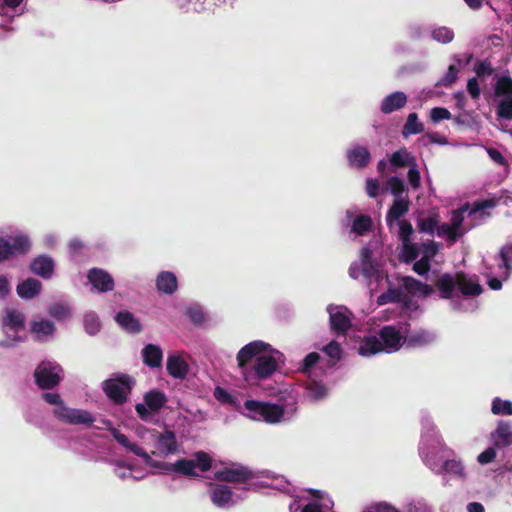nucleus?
I'll return each mask as SVG.
<instances>
[{
  "label": "nucleus",
  "mask_w": 512,
  "mask_h": 512,
  "mask_svg": "<svg viewBox=\"0 0 512 512\" xmlns=\"http://www.w3.org/2000/svg\"><path fill=\"white\" fill-rule=\"evenodd\" d=\"M3 325L18 332L25 328V317L16 309L7 308L3 318Z\"/></svg>",
  "instance_id": "obj_30"
},
{
  "label": "nucleus",
  "mask_w": 512,
  "mask_h": 512,
  "mask_svg": "<svg viewBox=\"0 0 512 512\" xmlns=\"http://www.w3.org/2000/svg\"><path fill=\"white\" fill-rule=\"evenodd\" d=\"M278 367L275 357L267 354H260L254 362L253 370L257 379L263 380L269 378Z\"/></svg>",
  "instance_id": "obj_13"
},
{
  "label": "nucleus",
  "mask_w": 512,
  "mask_h": 512,
  "mask_svg": "<svg viewBox=\"0 0 512 512\" xmlns=\"http://www.w3.org/2000/svg\"><path fill=\"white\" fill-rule=\"evenodd\" d=\"M496 458V451L494 447H489L480 453L477 457V461L481 465L489 464Z\"/></svg>",
  "instance_id": "obj_60"
},
{
  "label": "nucleus",
  "mask_w": 512,
  "mask_h": 512,
  "mask_svg": "<svg viewBox=\"0 0 512 512\" xmlns=\"http://www.w3.org/2000/svg\"><path fill=\"white\" fill-rule=\"evenodd\" d=\"M379 339L387 352H396L404 344V338L400 331L392 325L384 326L379 331Z\"/></svg>",
  "instance_id": "obj_11"
},
{
  "label": "nucleus",
  "mask_w": 512,
  "mask_h": 512,
  "mask_svg": "<svg viewBox=\"0 0 512 512\" xmlns=\"http://www.w3.org/2000/svg\"><path fill=\"white\" fill-rule=\"evenodd\" d=\"M497 115L500 118L512 120V98L500 101L497 107Z\"/></svg>",
  "instance_id": "obj_51"
},
{
  "label": "nucleus",
  "mask_w": 512,
  "mask_h": 512,
  "mask_svg": "<svg viewBox=\"0 0 512 512\" xmlns=\"http://www.w3.org/2000/svg\"><path fill=\"white\" fill-rule=\"evenodd\" d=\"M422 141L427 140V142H424V145L428 144H439V145H447L448 140L445 136H442L436 132H428L421 138Z\"/></svg>",
  "instance_id": "obj_55"
},
{
  "label": "nucleus",
  "mask_w": 512,
  "mask_h": 512,
  "mask_svg": "<svg viewBox=\"0 0 512 512\" xmlns=\"http://www.w3.org/2000/svg\"><path fill=\"white\" fill-rule=\"evenodd\" d=\"M379 182L375 179H368L366 181V192L369 197L375 198L379 194Z\"/></svg>",
  "instance_id": "obj_63"
},
{
  "label": "nucleus",
  "mask_w": 512,
  "mask_h": 512,
  "mask_svg": "<svg viewBox=\"0 0 512 512\" xmlns=\"http://www.w3.org/2000/svg\"><path fill=\"white\" fill-rule=\"evenodd\" d=\"M349 165L358 169L365 168L371 159L369 150L364 146H356L347 152Z\"/></svg>",
  "instance_id": "obj_24"
},
{
  "label": "nucleus",
  "mask_w": 512,
  "mask_h": 512,
  "mask_svg": "<svg viewBox=\"0 0 512 512\" xmlns=\"http://www.w3.org/2000/svg\"><path fill=\"white\" fill-rule=\"evenodd\" d=\"M194 459L196 468H198L201 472H207L211 469L212 458L208 453L204 451L195 452Z\"/></svg>",
  "instance_id": "obj_45"
},
{
  "label": "nucleus",
  "mask_w": 512,
  "mask_h": 512,
  "mask_svg": "<svg viewBox=\"0 0 512 512\" xmlns=\"http://www.w3.org/2000/svg\"><path fill=\"white\" fill-rule=\"evenodd\" d=\"M457 290L464 296H478L483 292L482 286L468 278L464 272H457Z\"/></svg>",
  "instance_id": "obj_25"
},
{
  "label": "nucleus",
  "mask_w": 512,
  "mask_h": 512,
  "mask_svg": "<svg viewBox=\"0 0 512 512\" xmlns=\"http://www.w3.org/2000/svg\"><path fill=\"white\" fill-rule=\"evenodd\" d=\"M115 321L125 331L136 334L142 331L140 321L129 311L123 310L115 315Z\"/></svg>",
  "instance_id": "obj_23"
},
{
  "label": "nucleus",
  "mask_w": 512,
  "mask_h": 512,
  "mask_svg": "<svg viewBox=\"0 0 512 512\" xmlns=\"http://www.w3.org/2000/svg\"><path fill=\"white\" fill-rule=\"evenodd\" d=\"M467 90L473 99H478L480 96V87L476 78H471L467 83Z\"/></svg>",
  "instance_id": "obj_64"
},
{
  "label": "nucleus",
  "mask_w": 512,
  "mask_h": 512,
  "mask_svg": "<svg viewBox=\"0 0 512 512\" xmlns=\"http://www.w3.org/2000/svg\"><path fill=\"white\" fill-rule=\"evenodd\" d=\"M270 348L268 343L261 340L252 341L243 346L237 354L238 367L242 370L253 358H257L261 353L266 352Z\"/></svg>",
  "instance_id": "obj_9"
},
{
  "label": "nucleus",
  "mask_w": 512,
  "mask_h": 512,
  "mask_svg": "<svg viewBox=\"0 0 512 512\" xmlns=\"http://www.w3.org/2000/svg\"><path fill=\"white\" fill-rule=\"evenodd\" d=\"M421 455L426 465L437 474L448 473L459 478L466 476L465 467L460 460L450 459L439 465V463L433 457H430L429 454L425 453L424 450H421Z\"/></svg>",
  "instance_id": "obj_8"
},
{
  "label": "nucleus",
  "mask_w": 512,
  "mask_h": 512,
  "mask_svg": "<svg viewBox=\"0 0 512 512\" xmlns=\"http://www.w3.org/2000/svg\"><path fill=\"white\" fill-rule=\"evenodd\" d=\"M60 366L50 361H42L34 371L36 384L44 390L53 389L60 383Z\"/></svg>",
  "instance_id": "obj_5"
},
{
  "label": "nucleus",
  "mask_w": 512,
  "mask_h": 512,
  "mask_svg": "<svg viewBox=\"0 0 512 512\" xmlns=\"http://www.w3.org/2000/svg\"><path fill=\"white\" fill-rule=\"evenodd\" d=\"M29 270L31 273L47 280L54 274L55 262L49 255H39L30 262Z\"/></svg>",
  "instance_id": "obj_12"
},
{
  "label": "nucleus",
  "mask_w": 512,
  "mask_h": 512,
  "mask_svg": "<svg viewBox=\"0 0 512 512\" xmlns=\"http://www.w3.org/2000/svg\"><path fill=\"white\" fill-rule=\"evenodd\" d=\"M156 288L160 293L166 295L174 294L178 289L176 275L170 271H161L156 277Z\"/></svg>",
  "instance_id": "obj_20"
},
{
  "label": "nucleus",
  "mask_w": 512,
  "mask_h": 512,
  "mask_svg": "<svg viewBox=\"0 0 512 512\" xmlns=\"http://www.w3.org/2000/svg\"><path fill=\"white\" fill-rule=\"evenodd\" d=\"M491 412L494 415H512V402L496 397L492 401Z\"/></svg>",
  "instance_id": "obj_43"
},
{
  "label": "nucleus",
  "mask_w": 512,
  "mask_h": 512,
  "mask_svg": "<svg viewBox=\"0 0 512 512\" xmlns=\"http://www.w3.org/2000/svg\"><path fill=\"white\" fill-rule=\"evenodd\" d=\"M143 362L150 368H159L162 364L163 353L159 346L147 344L142 349Z\"/></svg>",
  "instance_id": "obj_28"
},
{
  "label": "nucleus",
  "mask_w": 512,
  "mask_h": 512,
  "mask_svg": "<svg viewBox=\"0 0 512 512\" xmlns=\"http://www.w3.org/2000/svg\"><path fill=\"white\" fill-rule=\"evenodd\" d=\"M166 369L170 376L175 379L186 378L189 366L180 355H169L167 358Z\"/></svg>",
  "instance_id": "obj_19"
},
{
  "label": "nucleus",
  "mask_w": 512,
  "mask_h": 512,
  "mask_svg": "<svg viewBox=\"0 0 512 512\" xmlns=\"http://www.w3.org/2000/svg\"><path fill=\"white\" fill-rule=\"evenodd\" d=\"M320 360V355L317 352H311L307 354L304 359L302 360L300 371L308 374L310 373V370L312 367H314L318 361Z\"/></svg>",
  "instance_id": "obj_49"
},
{
  "label": "nucleus",
  "mask_w": 512,
  "mask_h": 512,
  "mask_svg": "<svg viewBox=\"0 0 512 512\" xmlns=\"http://www.w3.org/2000/svg\"><path fill=\"white\" fill-rule=\"evenodd\" d=\"M431 269L430 261L427 259V257H421L418 261H416L413 264V271L417 273L420 276H424L427 274Z\"/></svg>",
  "instance_id": "obj_57"
},
{
  "label": "nucleus",
  "mask_w": 512,
  "mask_h": 512,
  "mask_svg": "<svg viewBox=\"0 0 512 512\" xmlns=\"http://www.w3.org/2000/svg\"><path fill=\"white\" fill-rule=\"evenodd\" d=\"M452 115L450 111L444 107H435L431 109L430 118L433 122L437 123L442 120L451 119Z\"/></svg>",
  "instance_id": "obj_53"
},
{
  "label": "nucleus",
  "mask_w": 512,
  "mask_h": 512,
  "mask_svg": "<svg viewBox=\"0 0 512 512\" xmlns=\"http://www.w3.org/2000/svg\"><path fill=\"white\" fill-rule=\"evenodd\" d=\"M408 181L412 188L417 189L421 185V176L419 170L414 166L408 171Z\"/></svg>",
  "instance_id": "obj_61"
},
{
  "label": "nucleus",
  "mask_w": 512,
  "mask_h": 512,
  "mask_svg": "<svg viewBox=\"0 0 512 512\" xmlns=\"http://www.w3.org/2000/svg\"><path fill=\"white\" fill-rule=\"evenodd\" d=\"M214 476L220 482L246 484L254 478V473L246 466L233 464L216 471Z\"/></svg>",
  "instance_id": "obj_7"
},
{
  "label": "nucleus",
  "mask_w": 512,
  "mask_h": 512,
  "mask_svg": "<svg viewBox=\"0 0 512 512\" xmlns=\"http://www.w3.org/2000/svg\"><path fill=\"white\" fill-rule=\"evenodd\" d=\"M409 205L410 203L408 200H395L387 212V223L391 225L393 221L399 220L401 217H403L409 211Z\"/></svg>",
  "instance_id": "obj_34"
},
{
  "label": "nucleus",
  "mask_w": 512,
  "mask_h": 512,
  "mask_svg": "<svg viewBox=\"0 0 512 512\" xmlns=\"http://www.w3.org/2000/svg\"><path fill=\"white\" fill-rule=\"evenodd\" d=\"M399 237L402 243L411 242V235L413 233V227L410 222L403 220L400 222Z\"/></svg>",
  "instance_id": "obj_56"
},
{
  "label": "nucleus",
  "mask_w": 512,
  "mask_h": 512,
  "mask_svg": "<svg viewBox=\"0 0 512 512\" xmlns=\"http://www.w3.org/2000/svg\"><path fill=\"white\" fill-rule=\"evenodd\" d=\"M373 227V222L368 215H358L352 223V231L357 235H364L368 233Z\"/></svg>",
  "instance_id": "obj_38"
},
{
  "label": "nucleus",
  "mask_w": 512,
  "mask_h": 512,
  "mask_svg": "<svg viewBox=\"0 0 512 512\" xmlns=\"http://www.w3.org/2000/svg\"><path fill=\"white\" fill-rule=\"evenodd\" d=\"M244 407L251 413V418L254 420H263L269 424L279 423L285 413L283 405L257 400H246Z\"/></svg>",
  "instance_id": "obj_2"
},
{
  "label": "nucleus",
  "mask_w": 512,
  "mask_h": 512,
  "mask_svg": "<svg viewBox=\"0 0 512 512\" xmlns=\"http://www.w3.org/2000/svg\"><path fill=\"white\" fill-rule=\"evenodd\" d=\"M419 256V249L415 243H402V260L406 264L414 262Z\"/></svg>",
  "instance_id": "obj_44"
},
{
  "label": "nucleus",
  "mask_w": 512,
  "mask_h": 512,
  "mask_svg": "<svg viewBox=\"0 0 512 512\" xmlns=\"http://www.w3.org/2000/svg\"><path fill=\"white\" fill-rule=\"evenodd\" d=\"M458 72L459 71L456 66L450 65L448 71L442 77L439 83L445 87L451 86L456 81Z\"/></svg>",
  "instance_id": "obj_58"
},
{
  "label": "nucleus",
  "mask_w": 512,
  "mask_h": 512,
  "mask_svg": "<svg viewBox=\"0 0 512 512\" xmlns=\"http://www.w3.org/2000/svg\"><path fill=\"white\" fill-rule=\"evenodd\" d=\"M84 326L88 334L94 335L99 332L101 324L98 317L95 314H87L84 317Z\"/></svg>",
  "instance_id": "obj_48"
},
{
  "label": "nucleus",
  "mask_w": 512,
  "mask_h": 512,
  "mask_svg": "<svg viewBox=\"0 0 512 512\" xmlns=\"http://www.w3.org/2000/svg\"><path fill=\"white\" fill-rule=\"evenodd\" d=\"M434 290L438 292L439 298L444 300L452 299L457 292V273L440 274L434 282Z\"/></svg>",
  "instance_id": "obj_10"
},
{
  "label": "nucleus",
  "mask_w": 512,
  "mask_h": 512,
  "mask_svg": "<svg viewBox=\"0 0 512 512\" xmlns=\"http://www.w3.org/2000/svg\"><path fill=\"white\" fill-rule=\"evenodd\" d=\"M144 402L151 412H159L167 402L166 395L159 390L153 389L144 394Z\"/></svg>",
  "instance_id": "obj_31"
},
{
  "label": "nucleus",
  "mask_w": 512,
  "mask_h": 512,
  "mask_svg": "<svg viewBox=\"0 0 512 512\" xmlns=\"http://www.w3.org/2000/svg\"><path fill=\"white\" fill-rule=\"evenodd\" d=\"M53 413L58 420L71 425L91 426L95 421L92 414L87 410L70 408L66 405L56 407Z\"/></svg>",
  "instance_id": "obj_6"
},
{
  "label": "nucleus",
  "mask_w": 512,
  "mask_h": 512,
  "mask_svg": "<svg viewBox=\"0 0 512 512\" xmlns=\"http://www.w3.org/2000/svg\"><path fill=\"white\" fill-rule=\"evenodd\" d=\"M407 104V95L402 91H396L387 95L381 102L380 110L384 114H390L400 110Z\"/></svg>",
  "instance_id": "obj_18"
},
{
  "label": "nucleus",
  "mask_w": 512,
  "mask_h": 512,
  "mask_svg": "<svg viewBox=\"0 0 512 512\" xmlns=\"http://www.w3.org/2000/svg\"><path fill=\"white\" fill-rule=\"evenodd\" d=\"M308 397L314 401L322 400L328 395L327 387L316 380H310L306 384Z\"/></svg>",
  "instance_id": "obj_37"
},
{
  "label": "nucleus",
  "mask_w": 512,
  "mask_h": 512,
  "mask_svg": "<svg viewBox=\"0 0 512 512\" xmlns=\"http://www.w3.org/2000/svg\"><path fill=\"white\" fill-rule=\"evenodd\" d=\"M322 350L334 362L339 361L341 359L342 349L340 347V344L335 340H332L330 343L324 346Z\"/></svg>",
  "instance_id": "obj_47"
},
{
  "label": "nucleus",
  "mask_w": 512,
  "mask_h": 512,
  "mask_svg": "<svg viewBox=\"0 0 512 512\" xmlns=\"http://www.w3.org/2000/svg\"><path fill=\"white\" fill-rule=\"evenodd\" d=\"M330 326L338 335H345L351 327V320L343 312L337 311L330 314Z\"/></svg>",
  "instance_id": "obj_33"
},
{
  "label": "nucleus",
  "mask_w": 512,
  "mask_h": 512,
  "mask_svg": "<svg viewBox=\"0 0 512 512\" xmlns=\"http://www.w3.org/2000/svg\"><path fill=\"white\" fill-rule=\"evenodd\" d=\"M186 316L195 325H201L205 321L203 311L198 307H190L186 310Z\"/></svg>",
  "instance_id": "obj_54"
},
{
  "label": "nucleus",
  "mask_w": 512,
  "mask_h": 512,
  "mask_svg": "<svg viewBox=\"0 0 512 512\" xmlns=\"http://www.w3.org/2000/svg\"><path fill=\"white\" fill-rule=\"evenodd\" d=\"M42 289V283L35 278H27L17 285L16 291L22 299H32L36 297Z\"/></svg>",
  "instance_id": "obj_26"
},
{
  "label": "nucleus",
  "mask_w": 512,
  "mask_h": 512,
  "mask_svg": "<svg viewBox=\"0 0 512 512\" xmlns=\"http://www.w3.org/2000/svg\"><path fill=\"white\" fill-rule=\"evenodd\" d=\"M31 249V242L26 235L0 237V263L17 255H24Z\"/></svg>",
  "instance_id": "obj_4"
},
{
  "label": "nucleus",
  "mask_w": 512,
  "mask_h": 512,
  "mask_svg": "<svg viewBox=\"0 0 512 512\" xmlns=\"http://www.w3.org/2000/svg\"><path fill=\"white\" fill-rule=\"evenodd\" d=\"M87 278L92 286L100 292L112 291L114 288L113 278L103 269H90Z\"/></svg>",
  "instance_id": "obj_14"
},
{
  "label": "nucleus",
  "mask_w": 512,
  "mask_h": 512,
  "mask_svg": "<svg viewBox=\"0 0 512 512\" xmlns=\"http://www.w3.org/2000/svg\"><path fill=\"white\" fill-rule=\"evenodd\" d=\"M388 186L395 197H400L405 191L403 180L397 176H393L388 180Z\"/></svg>",
  "instance_id": "obj_52"
},
{
  "label": "nucleus",
  "mask_w": 512,
  "mask_h": 512,
  "mask_svg": "<svg viewBox=\"0 0 512 512\" xmlns=\"http://www.w3.org/2000/svg\"><path fill=\"white\" fill-rule=\"evenodd\" d=\"M491 436L495 447L504 448L510 446L512 444V425L506 421H499Z\"/></svg>",
  "instance_id": "obj_17"
},
{
  "label": "nucleus",
  "mask_w": 512,
  "mask_h": 512,
  "mask_svg": "<svg viewBox=\"0 0 512 512\" xmlns=\"http://www.w3.org/2000/svg\"><path fill=\"white\" fill-rule=\"evenodd\" d=\"M210 497L217 507H225L232 502L233 491L225 484H211Z\"/></svg>",
  "instance_id": "obj_22"
},
{
  "label": "nucleus",
  "mask_w": 512,
  "mask_h": 512,
  "mask_svg": "<svg viewBox=\"0 0 512 512\" xmlns=\"http://www.w3.org/2000/svg\"><path fill=\"white\" fill-rule=\"evenodd\" d=\"M379 305L388 303H403L405 307H409L410 299L403 294L399 288H389L386 292L382 293L378 299Z\"/></svg>",
  "instance_id": "obj_32"
},
{
  "label": "nucleus",
  "mask_w": 512,
  "mask_h": 512,
  "mask_svg": "<svg viewBox=\"0 0 512 512\" xmlns=\"http://www.w3.org/2000/svg\"><path fill=\"white\" fill-rule=\"evenodd\" d=\"M401 282L405 291L413 296L428 297L435 292L432 285L423 283L412 276H403Z\"/></svg>",
  "instance_id": "obj_15"
},
{
  "label": "nucleus",
  "mask_w": 512,
  "mask_h": 512,
  "mask_svg": "<svg viewBox=\"0 0 512 512\" xmlns=\"http://www.w3.org/2000/svg\"><path fill=\"white\" fill-rule=\"evenodd\" d=\"M435 337L432 333L427 330L414 331L404 338V344L408 348L424 347L431 344Z\"/></svg>",
  "instance_id": "obj_27"
},
{
  "label": "nucleus",
  "mask_w": 512,
  "mask_h": 512,
  "mask_svg": "<svg viewBox=\"0 0 512 512\" xmlns=\"http://www.w3.org/2000/svg\"><path fill=\"white\" fill-rule=\"evenodd\" d=\"M495 95L512 98V79L509 76H502L497 80Z\"/></svg>",
  "instance_id": "obj_42"
},
{
  "label": "nucleus",
  "mask_w": 512,
  "mask_h": 512,
  "mask_svg": "<svg viewBox=\"0 0 512 512\" xmlns=\"http://www.w3.org/2000/svg\"><path fill=\"white\" fill-rule=\"evenodd\" d=\"M31 331L37 335L38 338L42 336L52 335L55 331L53 322L49 320L34 321L31 324Z\"/></svg>",
  "instance_id": "obj_40"
},
{
  "label": "nucleus",
  "mask_w": 512,
  "mask_h": 512,
  "mask_svg": "<svg viewBox=\"0 0 512 512\" xmlns=\"http://www.w3.org/2000/svg\"><path fill=\"white\" fill-rule=\"evenodd\" d=\"M434 40L446 44L450 43L454 38V32L447 27H439L432 32Z\"/></svg>",
  "instance_id": "obj_46"
},
{
  "label": "nucleus",
  "mask_w": 512,
  "mask_h": 512,
  "mask_svg": "<svg viewBox=\"0 0 512 512\" xmlns=\"http://www.w3.org/2000/svg\"><path fill=\"white\" fill-rule=\"evenodd\" d=\"M42 397L47 403L52 404V405H57V407H61V406L65 405L60 394H58V393L46 392V393H43Z\"/></svg>",
  "instance_id": "obj_62"
},
{
  "label": "nucleus",
  "mask_w": 512,
  "mask_h": 512,
  "mask_svg": "<svg viewBox=\"0 0 512 512\" xmlns=\"http://www.w3.org/2000/svg\"><path fill=\"white\" fill-rule=\"evenodd\" d=\"M361 272L367 279L380 277L379 265L373 259V252L369 247H363L360 253Z\"/></svg>",
  "instance_id": "obj_16"
},
{
  "label": "nucleus",
  "mask_w": 512,
  "mask_h": 512,
  "mask_svg": "<svg viewBox=\"0 0 512 512\" xmlns=\"http://www.w3.org/2000/svg\"><path fill=\"white\" fill-rule=\"evenodd\" d=\"M424 131V124L418 120L417 113H410L407 117L406 123L402 129V135L408 137L409 135L420 134Z\"/></svg>",
  "instance_id": "obj_36"
},
{
  "label": "nucleus",
  "mask_w": 512,
  "mask_h": 512,
  "mask_svg": "<svg viewBox=\"0 0 512 512\" xmlns=\"http://www.w3.org/2000/svg\"><path fill=\"white\" fill-rule=\"evenodd\" d=\"M422 246L424 250L423 257H427V259L431 261V259L438 253V244L433 240H429L423 243Z\"/></svg>",
  "instance_id": "obj_59"
},
{
  "label": "nucleus",
  "mask_w": 512,
  "mask_h": 512,
  "mask_svg": "<svg viewBox=\"0 0 512 512\" xmlns=\"http://www.w3.org/2000/svg\"><path fill=\"white\" fill-rule=\"evenodd\" d=\"M437 234L439 236L446 235L448 241L454 243L461 236V234L451 225V224H442L437 228Z\"/></svg>",
  "instance_id": "obj_50"
},
{
  "label": "nucleus",
  "mask_w": 512,
  "mask_h": 512,
  "mask_svg": "<svg viewBox=\"0 0 512 512\" xmlns=\"http://www.w3.org/2000/svg\"><path fill=\"white\" fill-rule=\"evenodd\" d=\"M135 381L127 374H121L116 378L103 382V391L115 404L122 405L131 393Z\"/></svg>",
  "instance_id": "obj_3"
},
{
  "label": "nucleus",
  "mask_w": 512,
  "mask_h": 512,
  "mask_svg": "<svg viewBox=\"0 0 512 512\" xmlns=\"http://www.w3.org/2000/svg\"><path fill=\"white\" fill-rule=\"evenodd\" d=\"M390 162L393 166L403 168L406 166H416V159L407 151L406 148H401L391 155Z\"/></svg>",
  "instance_id": "obj_35"
},
{
  "label": "nucleus",
  "mask_w": 512,
  "mask_h": 512,
  "mask_svg": "<svg viewBox=\"0 0 512 512\" xmlns=\"http://www.w3.org/2000/svg\"><path fill=\"white\" fill-rule=\"evenodd\" d=\"M382 351H384L383 344L376 336L364 337L358 348V353L364 357H369Z\"/></svg>",
  "instance_id": "obj_29"
},
{
  "label": "nucleus",
  "mask_w": 512,
  "mask_h": 512,
  "mask_svg": "<svg viewBox=\"0 0 512 512\" xmlns=\"http://www.w3.org/2000/svg\"><path fill=\"white\" fill-rule=\"evenodd\" d=\"M501 263L500 268H505V274L508 276L512 272V243H507L499 251Z\"/></svg>",
  "instance_id": "obj_41"
},
{
  "label": "nucleus",
  "mask_w": 512,
  "mask_h": 512,
  "mask_svg": "<svg viewBox=\"0 0 512 512\" xmlns=\"http://www.w3.org/2000/svg\"><path fill=\"white\" fill-rule=\"evenodd\" d=\"M156 446L161 454H175L178 452V443L175 433L172 430H165L156 439Z\"/></svg>",
  "instance_id": "obj_21"
},
{
  "label": "nucleus",
  "mask_w": 512,
  "mask_h": 512,
  "mask_svg": "<svg viewBox=\"0 0 512 512\" xmlns=\"http://www.w3.org/2000/svg\"><path fill=\"white\" fill-rule=\"evenodd\" d=\"M439 216L437 214L431 215L426 218H418L417 228L421 233H427L433 235L435 230L438 228Z\"/></svg>",
  "instance_id": "obj_39"
},
{
  "label": "nucleus",
  "mask_w": 512,
  "mask_h": 512,
  "mask_svg": "<svg viewBox=\"0 0 512 512\" xmlns=\"http://www.w3.org/2000/svg\"><path fill=\"white\" fill-rule=\"evenodd\" d=\"M103 423L107 426V429L110 431L113 438L127 450L135 454L136 456L141 457L146 464L151 466L161 468L168 471H173L179 473L181 475L195 478L198 477V473L196 472V464L194 460L181 458L178 459L175 463H167V462H154L150 455L140 446L135 443L130 442L126 435L121 433L118 429L113 427L112 422L110 420H105Z\"/></svg>",
  "instance_id": "obj_1"
}]
</instances>
